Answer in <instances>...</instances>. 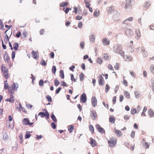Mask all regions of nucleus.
<instances>
[{
	"instance_id": "11",
	"label": "nucleus",
	"mask_w": 154,
	"mask_h": 154,
	"mask_svg": "<svg viewBox=\"0 0 154 154\" xmlns=\"http://www.w3.org/2000/svg\"><path fill=\"white\" fill-rule=\"evenodd\" d=\"M10 97L9 98H7L5 100V101L9 102L11 103H13L15 101V98L13 96V94H10Z\"/></svg>"
},
{
	"instance_id": "45",
	"label": "nucleus",
	"mask_w": 154,
	"mask_h": 154,
	"mask_svg": "<svg viewBox=\"0 0 154 154\" xmlns=\"http://www.w3.org/2000/svg\"><path fill=\"white\" fill-rule=\"evenodd\" d=\"M46 98L48 102H51L52 101V98L49 95H47L46 96Z\"/></svg>"
},
{
	"instance_id": "28",
	"label": "nucleus",
	"mask_w": 154,
	"mask_h": 154,
	"mask_svg": "<svg viewBox=\"0 0 154 154\" xmlns=\"http://www.w3.org/2000/svg\"><path fill=\"white\" fill-rule=\"evenodd\" d=\"M3 74L6 79H8L10 77V75L8 74V72H3Z\"/></svg>"
},
{
	"instance_id": "29",
	"label": "nucleus",
	"mask_w": 154,
	"mask_h": 154,
	"mask_svg": "<svg viewBox=\"0 0 154 154\" xmlns=\"http://www.w3.org/2000/svg\"><path fill=\"white\" fill-rule=\"evenodd\" d=\"M124 94L125 97L129 99L130 98V94L129 92L127 91H125L124 92Z\"/></svg>"
},
{
	"instance_id": "54",
	"label": "nucleus",
	"mask_w": 154,
	"mask_h": 154,
	"mask_svg": "<svg viewBox=\"0 0 154 154\" xmlns=\"http://www.w3.org/2000/svg\"><path fill=\"white\" fill-rule=\"evenodd\" d=\"M15 55V52L14 51H13L12 52L11 54V57L12 59H14Z\"/></svg>"
},
{
	"instance_id": "3",
	"label": "nucleus",
	"mask_w": 154,
	"mask_h": 154,
	"mask_svg": "<svg viewBox=\"0 0 154 154\" xmlns=\"http://www.w3.org/2000/svg\"><path fill=\"white\" fill-rule=\"evenodd\" d=\"M18 85L16 83H13L8 88V92L9 94H14L15 91H17L18 88Z\"/></svg>"
},
{
	"instance_id": "30",
	"label": "nucleus",
	"mask_w": 154,
	"mask_h": 154,
	"mask_svg": "<svg viewBox=\"0 0 154 154\" xmlns=\"http://www.w3.org/2000/svg\"><path fill=\"white\" fill-rule=\"evenodd\" d=\"M19 45L17 43L15 42L13 45L14 49L16 51H17Z\"/></svg>"
},
{
	"instance_id": "43",
	"label": "nucleus",
	"mask_w": 154,
	"mask_h": 154,
	"mask_svg": "<svg viewBox=\"0 0 154 154\" xmlns=\"http://www.w3.org/2000/svg\"><path fill=\"white\" fill-rule=\"evenodd\" d=\"M114 68L116 70H118L119 68V64L118 63H116L114 66Z\"/></svg>"
},
{
	"instance_id": "31",
	"label": "nucleus",
	"mask_w": 154,
	"mask_h": 154,
	"mask_svg": "<svg viewBox=\"0 0 154 154\" xmlns=\"http://www.w3.org/2000/svg\"><path fill=\"white\" fill-rule=\"evenodd\" d=\"M68 5V2H62L60 3V7H65L66 6Z\"/></svg>"
},
{
	"instance_id": "48",
	"label": "nucleus",
	"mask_w": 154,
	"mask_h": 154,
	"mask_svg": "<svg viewBox=\"0 0 154 154\" xmlns=\"http://www.w3.org/2000/svg\"><path fill=\"white\" fill-rule=\"evenodd\" d=\"M109 89V87L108 84H106L105 86V91L106 93H107Z\"/></svg>"
},
{
	"instance_id": "55",
	"label": "nucleus",
	"mask_w": 154,
	"mask_h": 154,
	"mask_svg": "<svg viewBox=\"0 0 154 154\" xmlns=\"http://www.w3.org/2000/svg\"><path fill=\"white\" fill-rule=\"evenodd\" d=\"M143 56L144 57H146L148 56V54L147 52L145 51L143 52H142Z\"/></svg>"
},
{
	"instance_id": "39",
	"label": "nucleus",
	"mask_w": 154,
	"mask_h": 154,
	"mask_svg": "<svg viewBox=\"0 0 154 154\" xmlns=\"http://www.w3.org/2000/svg\"><path fill=\"white\" fill-rule=\"evenodd\" d=\"M90 40L91 42H93L95 39V37L94 35H91L90 36Z\"/></svg>"
},
{
	"instance_id": "21",
	"label": "nucleus",
	"mask_w": 154,
	"mask_h": 154,
	"mask_svg": "<svg viewBox=\"0 0 154 154\" xmlns=\"http://www.w3.org/2000/svg\"><path fill=\"white\" fill-rule=\"evenodd\" d=\"M1 69L3 73L8 72V70L4 64L2 65L1 66Z\"/></svg>"
},
{
	"instance_id": "61",
	"label": "nucleus",
	"mask_w": 154,
	"mask_h": 154,
	"mask_svg": "<svg viewBox=\"0 0 154 154\" xmlns=\"http://www.w3.org/2000/svg\"><path fill=\"white\" fill-rule=\"evenodd\" d=\"M61 89V87H59L56 90V93L57 94H58L60 91Z\"/></svg>"
},
{
	"instance_id": "37",
	"label": "nucleus",
	"mask_w": 154,
	"mask_h": 154,
	"mask_svg": "<svg viewBox=\"0 0 154 154\" xmlns=\"http://www.w3.org/2000/svg\"><path fill=\"white\" fill-rule=\"evenodd\" d=\"M68 129L70 132H72L74 130V127L72 125H70L69 126Z\"/></svg>"
},
{
	"instance_id": "20",
	"label": "nucleus",
	"mask_w": 154,
	"mask_h": 154,
	"mask_svg": "<svg viewBox=\"0 0 154 154\" xmlns=\"http://www.w3.org/2000/svg\"><path fill=\"white\" fill-rule=\"evenodd\" d=\"M109 120L110 122L112 124H113L115 123L116 119L113 116L111 115L109 116Z\"/></svg>"
},
{
	"instance_id": "51",
	"label": "nucleus",
	"mask_w": 154,
	"mask_h": 154,
	"mask_svg": "<svg viewBox=\"0 0 154 154\" xmlns=\"http://www.w3.org/2000/svg\"><path fill=\"white\" fill-rule=\"evenodd\" d=\"M150 70L154 75V66L153 65H151L150 66Z\"/></svg>"
},
{
	"instance_id": "52",
	"label": "nucleus",
	"mask_w": 154,
	"mask_h": 154,
	"mask_svg": "<svg viewBox=\"0 0 154 154\" xmlns=\"http://www.w3.org/2000/svg\"><path fill=\"white\" fill-rule=\"evenodd\" d=\"M90 5V4L89 5H86V7L87 8H89V11H90L91 12H92L93 11V10L89 6Z\"/></svg>"
},
{
	"instance_id": "36",
	"label": "nucleus",
	"mask_w": 154,
	"mask_h": 154,
	"mask_svg": "<svg viewBox=\"0 0 154 154\" xmlns=\"http://www.w3.org/2000/svg\"><path fill=\"white\" fill-rule=\"evenodd\" d=\"M80 80L81 81H83L84 79V75L83 73H81L79 75Z\"/></svg>"
},
{
	"instance_id": "22",
	"label": "nucleus",
	"mask_w": 154,
	"mask_h": 154,
	"mask_svg": "<svg viewBox=\"0 0 154 154\" xmlns=\"http://www.w3.org/2000/svg\"><path fill=\"white\" fill-rule=\"evenodd\" d=\"M124 59L126 61H130L131 60L132 58L131 57L129 56V55H126L125 56Z\"/></svg>"
},
{
	"instance_id": "33",
	"label": "nucleus",
	"mask_w": 154,
	"mask_h": 154,
	"mask_svg": "<svg viewBox=\"0 0 154 154\" xmlns=\"http://www.w3.org/2000/svg\"><path fill=\"white\" fill-rule=\"evenodd\" d=\"M60 77L61 78L64 79V75L63 71L62 70H60Z\"/></svg>"
},
{
	"instance_id": "18",
	"label": "nucleus",
	"mask_w": 154,
	"mask_h": 154,
	"mask_svg": "<svg viewBox=\"0 0 154 154\" xmlns=\"http://www.w3.org/2000/svg\"><path fill=\"white\" fill-rule=\"evenodd\" d=\"M4 59L5 62H8L10 60V57L8 55L7 52L6 51L5 52Z\"/></svg>"
},
{
	"instance_id": "60",
	"label": "nucleus",
	"mask_w": 154,
	"mask_h": 154,
	"mask_svg": "<svg viewBox=\"0 0 154 154\" xmlns=\"http://www.w3.org/2000/svg\"><path fill=\"white\" fill-rule=\"evenodd\" d=\"M39 84L40 86H43V80L42 79H41L39 81Z\"/></svg>"
},
{
	"instance_id": "6",
	"label": "nucleus",
	"mask_w": 154,
	"mask_h": 154,
	"mask_svg": "<svg viewBox=\"0 0 154 154\" xmlns=\"http://www.w3.org/2000/svg\"><path fill=\"white\" fill-rule=\"evenodd\" d=\"M45 112V113L41 112L38 113V116H40L41 118L45 117L47 119H48L49 117V115L48 112H47L46 109H44Z\"/></svg>"
},
{
	"instance_id": "49",
	"label": "nucleus",
	"mask_w": 154,
	"mask_h": 154,
	"mask_svg": "<svg viewBox=\"0 0 154 154\" xmlns=\"http://www.w3.org/2000/svg\"><path fill=\"white\" fill-rule=\"evenodd\" d=\"M107 67H108V68L111 70H114V69H113V66H112L110 64H109L108 65V66H107Z\"/></svg>"
},
{
	"instance_id": "38",
	"label": "nucleus",
	"mask_w": 154,
	"mask_h": 154,
	"mask_svg": "<svg viewBox=\"0 0 154 154\" xmlns=\"http://www.w3.org/2000/svg\"><path fill=\"white\" fill-rule=\"evenodd\" d=\"M136 35L138 38H140L141 35L140 30L139 29L136 30Z\"/></svg>"
},
{
	"instance_id": "57",
	"label": "nucleus",
	"mask_w": 154,
	"mask_h": 154,
	"mask_svg": "<svg viewBox=\"0 0 154 154\" xmlns=\"http://www.w3.org/2000/svg\"><path fill=\"white\" fill-rule=\"evenodd\" d=\"M83 24L82 22H79L78 23V27L80 28H81Z\"/></svg>"
},
{
	"instance_id": "47",
	"label": "nucleus",
	"mask_w": 154,
	"mask_h": 154,
	"mask_svg": "<svg viewBox=\"0 0 154 154\" xmlns=\"http://www.w3.org/2000/svg\"><path fill=\"white\" fill-rule=\"evenodd\" d=\"M56 70V67L55 66H54L52 68V71L53 73L55 74Z\"/></svg>"
},
{
	"instance_id": "25",
	"label": "nucleus",
	"mask_w": 154,
	"mask_h": 154,
	"mask_svg": "<svg viewBox=\"0 0 154 154\" xmlns=\"http://www.w3.org/2000/svg\"><path fill=\"white\" fill-rule=\"evenodd\" d=\"M148 115L151 117H153L154 116V112L153 111L152 109H149L148 110Z\"/></svg>"
},
{
	"instance_id": "62",
	"label": "nucleus",
	"mask_w": 154,
	"mask_h": 154,
	"mask_svg": "<svg viewBox=\"0 0 154 154\" xmlns=\"http://www.w3.org/2000/svg\"><path fill=\"white\" fill-rule=\"evenodd\" d=\"M130 119V116L128 115H125L124 116V119L126 120H128Z\"/></svg>"
},
{
	"instance_id": "17",
	"label": "nucleus",
	"mask_w": 154,
	"mask_h": 154,
	"mask_svg": "<svg viewBox=\"0 0 154 154\" xmlns=\"http://www.w3.org/2000/svg\"><path fill=\"white\" fill-rule=\"evenodd\" d=\"M31 54L32 55V57L36 59L38 57L39 54L37 51H32Z\"/></svg>"
},
{
	"instance_id": "32",
	"label": "nucleus",
	"mask_w": 154,
	"mask_h": 154,
	"mask_svg": "<svg viewBox=\"0 0 154 154\" xmlns=\"http://www.w3.org/2000/svg\"><path fill=\"white\" fill-rule=\"evenodd\" d=\"M89 128L92 133L93 134L94 133V127L92 125H90L89 126Z\"/></svg>"
},
{
	"instance_id": "9",
	"label": "nucleus",
	"mask_w": 154,
	"mask_h": 154,
	"mask_svg": "<svg viewBox=\"0 0 154 154\" xmlns=\"http://www.w3.org/2000/svg\"><path fill=\"white\" fill-rule=\"evenodd\" d=\"M102 43L103 45L106 46L109 44L110 40L106 38H103L102 40Z\"/></svg>"
},
{
	"instance_id": "42",
	"label": "nucleus",
	"mask_w": 154,
	"mask_h": 154,
	"mask_svg": "<svg viewBox=\"0 0 154 154\" xmlns=\"http://www.w3.org/2000/svg\"><path fill=\"white\" fill-rule=\"evenodd\" d=\"M102 59L100 57H98L97 60V62L99 64H101L103 62Z\"/></svg>"
},
{
	"instance_id": "27",
	"label": "nucleus",
	"mask_w": 154,
	"mask_h": 154,
	"mask_svg": "<svg viewBox=\"0 0 154 154\" xmlns=\"http://www.w3.org/2000/svg\"><path fill=\"white\" fill-rule=\"evenodd\" d=\"M150 87L154 93V80L152 79L151 81Z\"/></svg>"
},
{
	"instance_id": "34",
	"label": "nucleus",
	"mask_w": 154,
	"mask_h": 154,
	"mask_svg": "<svg viewBox=\"0 0 154 154\" xmlns=\"http://www.w3.org/2000/svg\"><path fill=\"white\" fill-rule=\"evenodd\" d=\"M9 88V86L7 83V81L5 80L4 82V88L6 90L7 89H8Z\"/></svg>"
},
{
	"instance_id": "12",
	"label": "nucleus",
	"mask_w": 154,
	"mask_h": 154,
	"mask_svg": "<svg viewBox=\"0 0 154 154\" xmlns=\"http://www.w3.org/2000/svg\"><path fill=\"white\" fill-rule=\"evenodd\" d=\"M96 127L98 131L100 133H103L105 132L104 130L99 124H97L96 125Z\"/></svg>"
},
{
	"instance_id": "8",
	"label": "nucleus",
	"mask_w": 154,
	"mask_h": 154,
	"mask_svg": "<svg viewBox=\"0 0 154 154\" xmlns=\"http://www.w3.org/2000/svg\"><path fill=\"white\" fill-rule=\"evenodd\" d=\"M98 78L99 84L100 85L103 86L104 85L105 83L103 77L101 75H99Z\"/></svg>"
},
{
	"instance_id": "13",
	"label": "nucleus",
	"mask_w": 154,
	"mask_h": 154,
	"mask_svg": "<svg viewBox=\"0 0 154 154\" xmlns=\"http://www.w3.org/2000/svg\"><path fill=\"white\" fill-rule=\"evenodd\" d=\"M86 96L85 94L83 93L80 97V101L82 103H85L86 101Z\"/></svg>"
},
{
	"instance_id": "24",
	"label": "nucleus",
	"mask_w": 154,
	"mask_h": 154,
	"mask_svg": "<svg viewBox=\"0 0 154 154\" xmlns=\"http://www.w3.org/2000/svg\"><path fill=\"white\" fill-rule=\"evenodd\" d=\"M150 144V143L146 142L143 143V146L146 149H148L149 147Z\"/></svg>"
},
{
	"instance_id": "4",
	"label": "nucleus",
	"mask_w": 154,
	"mask_h": 154,
	"mask_svg": "<svg viewBox=\"0 0 154 154\" xmlns=\"http://www.w3.org/2000/svg\"><path fill=\"white\" fill-rule=\"evenodd\" d=\"M134 3L133 0H126L125 8L127 11H130L132 9V5Z\"/></svg>"
},
{
	"instance_id": "64",
	"label": "nucleus",
	"mask_w": 154,
	"mask_h": 154,
	"mask_svg": "<svg viewBox=\"0 0 154 154\" xmlns=\"http://www.w3.org/2000/svg\"><path fill=\"white\" fill-rule=\"evenodd\" d=\"M45 32V30L44 29H41L39 33L40 35H43Z\"/></svg>"
},
{
	"instance_id": "40",
	"label": "nucleus",
	"mask_w": 154,
	"mask_h": 154,
	"mask_svg": "<svg viewBox=\"0 0 154 154\" xmlns=\"http://www.w3.org/2000/svg\"><path fill=\"white\" fill-rule=\"evenodd\" d=\"M51 117L52 119V120L53 121H54V122H56L57 121V119L55 116L54 115V114L53 113L51 115Z\"/></svg>"
},
{
	"instance_id": "7",
	"label": "nucleus",
	"mask_w": 154,
	"mask_h": 154,
	"mask_svg": "<svg viewBox=\"0 0 154 154\" xmlns=\"http://www.w3.org/2000/svg\"><path fill=\"white\" fill-rule=\"evenodd\" d=\"M23 124L24 125L32 126L33 124V122H30V121L28 118L24 119L22 121Z\"/></svg>"
},
{
	"instance_id": "2",
	"label": "nucleus",
	"mask_w": 154,
	"mask_h": 154,
	"mask_svg": "<svg viewBox=\"0 0 154 154\" xmlns=\"http://www.w3.org/2000/svg\"><path fill=\"white\" fill-rule=\"evenodd\" d=\"M113 50L116 53L120 54L123 57H124V52L122 50V47L120 44H117L113 48Z\"/></svg>"
},
{
	"instance_id": "10",
	"label": "nucleus",
	"mask_w": 154,
	"mask_h": 154,
	"mask_svg": "<svg viewBox=\"0 0 154 154\" xmlns=\"http://www.w3.org/2000/svg\"><path fill=\"white\" fill-rule=\"evenodd\" d=\"M90 143L91 146L93 147L96 146L97 145V143L96 141L93 139V138L91 137L90 138Z\"/></svg>"
},
{
	"instance_id": "23",
	"label": "nucleus",
	"mask_w": 154,
	"mask_h": 154,
	"mask_svg": "<svg viewBox=\"0 0 154 154\" xmlns=\"http://www.w3.org/2000/svg\"><path fill=\"white\" fill-rule=\"evenodd\" d=\"M115 133L117 136L120 137L122 135V134L121 131L120 130H116L115 131Z\"/></svg>"
},
{
	"instance_id": "41",
	"label": "nucleus",
	"mask_w": 154,
	"mask_h": 154,
	"mask_svg": "<svg viewBox=\"0 0 154 154\" xmlns=\"http://www.w3.org/2000/svg\"><path fill=\"white\" fill-rule=\"evenodd\" d=\"M138 112L135 109H132L131 110V113L132 115H134Z\"/></svg>"
},
{
	"instance_id": "56",
	"label": "nucleus",
	"mask_w": 154,
	"mask_h": 154,
	"mask_svg": "<svg viewBox=\"0 0 154 154\" xmlns=\"http://www.w3.org/2000/svg\"><path fill=\"white\" fill-rule=\"evenodd\" d=\"M130 73L131 75L133 77H134L136 76L135 73L133 71H131Z\"/></svg>"
},
{
	"instance_id": "26",
	"label": "nucleus",
	"mask_w": 154,
	"mask_h": 154,
	"mask_svg": "<svg viewBox=\"0 0 154 154\" xmlns=\"http://www.w3.org/2000/svg\"><path fill=\"white\" fill-rule=\"evenodd\" d=\"M132 33V31L131 29H127L125 31V33L126 34L129 36H130Z\"/></svg>"
},
{
	"instance_id": "1",
	"label": "nucleus",
	"mask_w": 154,
	"mask_h": 154,
	"mask_svg": "<svg viewBox=\"0 0 154 154\" xmlns=\"http://www.w3.org/2000/svg\"><path fill=\"white\" fill-rule=\"evenodd\" d=\"M107 13L108 15L113 13L112 15L113 18H118L120 16L119 14L117 11L115 10V8L113 6H111L108 8L107 10Z\"/></svg>"
},
{
	"instance_id": "16",
	"label": "nucleus",
	"mask_w": 154,
	"mask_h": 154,
	"mask_svg": "<svg viewBox=\"0 0 154 154\" xmlns=\"http://www.w3.org/2000/svg\"><path fill=\"white\" fill-rule=\"evenodd\" d=\"M150 5V2L148 0L146 1L143 4V7L145 9H147Z\"/></svg>"
},
{
	"instance_id": "5",
	"label": "nucleus",
	"mask_w": 154,
	"mask_h": 154,
	"mask_svg": "<svg viewBox=\"0 0 154 154\" xmlns=\"http://www.w3.org/2000/svg\"><path fill=\"white\" fill-rule=\"evenodd\" d=\"M117 140L114 137H112L108 140L109 146L111 147H113L115 146L117 143Z\"/></svg>"
},
{
	"instance_id": "53",
	"label": "nucleus",
	"mask_w": 154,
	"mask_h": 154,
	"mask_svg": "<svg viewBox=\"0 0 154 154\" xmlns=\"http://www.w3.org/2000/svg\"><path fill=\"white\" fill-rule=\"evenodd\" d=\"M85 42H82L80 43V47L83 49L84 47Z\"/></svg>"
},
{
	"instance_id": "63",
	"label": "nucleus",
	"mask_w": 154,
	"mask_h": 154,
	"mask_svg": "<svg viewBox=\"0 0 154 154\" xmlns=\"http://www.w3.org/2000/svg\"><path fill=\"white\" fill-rule=\"evenodd\" d=\"M135 132L134 131H133L131 134V137H132L133 138H134L135 136Z\"/></svg>"
},
{
	"instance_id": "44",
	"label": "nucleus",
	"mask_w": 154,
	"mask_h": 154,
	"mask_svg": "<svg viewBox=\"0 0 154 154\" xmlns=\"http://www.w3.org/2000/svg\"><path fill=\"white\" fill-rule=\"evenodd\" d=\"M54 84L55 85L57 86L60 84V82L57 79H55L54 80Z\"/></svg>"
},
{
	"instance_id": "59",
	"label": "nucleus",
	"mask_w": 154,
	"mask_h": 154,
	"mask_svg": "<svg viewBox=\"0 0 154 154\" xmlns=\"http://www.w3.org/2000/svg\"><path fill=\"white\" fill-rule=\"evenodd\" d=\"M51 126L52 128L54 129L56 128V125L55 124L54 122H52L51 123Z\"/></svg>"
},
{
	"instance_id": "58",
	"label": "nucleus",
	"mask_w": 154,
	"mask_h": 154,
	"mask_svg": "<svg viewBox=\"0 0 154 154\" xmlns=\"http://www.w3.org/2000/svg\"><path fill=\"white\" fill-rule=\"evenodd\" d=\"M71 79L72 81L73 80L74 82H75L76 81V79H75L73 75L72 74H71Z\"/></svg>"
},
{
	"instance_id": "15",
	"label": "nucleus",
	"mask_w": 154,
	"mask_h": 154,
	"mask_svg": "<svg viewBox=\"0 0 154 154\" xmlns=\"http://www.w3.org/2000/svg\"><path fill=\"white\" fill-rule=\"evenodd\" d=\"M8 32V29L5 32V33L6 34V35L5 36V38H4V41L6 42V43H7L8 41L9 40V38L10 37V36L12 34V32H10V37H9L8 35H7V33Z\"/></svg>"
},
{
	"instance_id": "19",
	"label": "nucleus",
	"mask_w": 154,
	"mask_h": 154,
	"mask_svg": "<svg viewBox=\"0 0 154 154\" xmlns=\"http://www.w3.org/2000/svg\"><path fill=\"white\" fill-rule=\"evenodd\" d=\"M91 102L92 105L94 107L95 106L97 105V100L95 97H93L91 99Z\"/></svg>"
},
{
	"instance_id": "46",
	"label": "nucleus",
	"mask_w": 154,
	"mask_h": 154,
	"mask_svg": "<svg viewBox=\"0 0 154 154\" xmlns=\"http://www.w3.org/2000/svg\"><path fill=\"white\" fill-rule=\"evenodd\" d=\"M123 84L126 87L128 85L127 81L125 79H123Z\"/></svg>"
},
{
	"instance_id": "14",
	"label": "nucleus",
	"mask_w": 154,
	"mask_h": 154,
	"mask_svg": "<svg viewBox=\"0 0 154 154\" xmlns=\"http://www.w3.org/2000/svg\"><path fill=\"white\" fill-rule=\"evenodd\" d=\"M91 116L92 119H95L97 117V115L95 110H93L91 111Z\"/></svg>"
},
{
	"instance_id": "50",
	"label": "nucleus",
	"mask_w": 154,
	"mask_h": 154,
	"mask_svg": "<svg viewBox=\"0 0 154 154\" xmlns=\"http://www.w3.org/2000/svg\"><path fill=\"white\" fill-rule=\"evenodd\" d=\"M40 64L43 66H45L46 65L47 63L44 60H42L41 61Z\"/></svg>"
},
{
	"instance_id": "35",
	"label": "nucleus",
	"mask_w": 154,
	"mask_h": 154,
	"mask_svg": "<svg viewBox=\"0 0 154 154\" xmlns=\"http://www.w3.org/2000/svg\"><path fill=\"white\" fill-rule=\"evenodd\" d=\"M147 109L146 107L145 106L144 107L143 109V112L141 113V116H146V114L145 113V112L147 110Z\"/></svg>"
}]
</instances>
